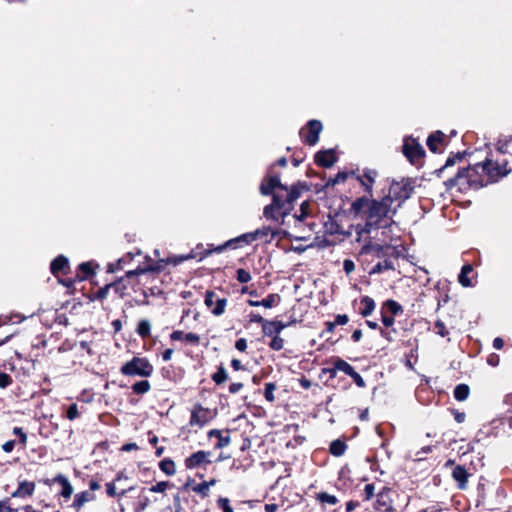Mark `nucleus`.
<instances>
[{
    "instance_id": "obj_23",
    "label": "nucleus",
    "mask_w": 512,
    "mask_h": 512,
    "mask_svg": "<svg viewBox=\"0 0 512 512\" xmlns=\"http://www.w3.org/2000/svg\"><path fill=\"white\" fill-rule=\"evenodd\" d=\"M95 496L90 491H82L75 494L72 507L79 511L87 502L93 501Z\"/></svg>"
},
{
    "instance_id": "obj_43",
    "label": "nucleus",
    "mask_w": 512,
    "mask_h": 512,
    "mask_svg": "<svg viewBox=\"0 0 512 512\" xmlns=\"http://www.w3.org/2000/svg\"><path fill=\"white\" fill-rule=\"evenodd\" d=\"M310 204L308 201H304L301 205H300V211L301 213L299 215H294V218H295V222L297 223H301L309 214L308 212V208H309Z\"/></svg>"
},
{
    "instance_id": "obj_8",
    "label": "nucleus",
    "mask_w": 512,
    "mask_h": 512,
    "mask_svg": "<svg viewBox=\"0 0 512 512\" xmlns=\"http://www.w3.org/2000/svg\"><path fill=\"white\" fill-rule=\"evenodd\" d=\"M254 241H256V239H255V235H254L253 232L244 233V234L240 235L239 237H236L234 239H231V240L227 241L225 245H221V246L216 247L214 250H206L205 252H203L201 254L199 260L201 261L202 259H204L208 255H210L212 253V251L222 252L225 247H228V246L232 247L233 246L234 248H236L237 246L235 244H239V246H242L243 244L247 245V244H250V243H252Z\"/></svg>"
},
{
    "instance_id": "obj_53",
    "label": "nucleus",
    "mask_w": 512,
    "mask_h": 512,
    "mask_svg": "<svg viewBox=\"0 0 512 512\" xmlns=\"http://www.w3.org/2000/svg\"><path fill=\"white\" fill-rule=\"evenodd\" d=\"M157 264H158V262L156 263V266L154 268H152V269H146V268L138 267L135 270L127 271L126 276L129 278V277L134 276V275H140V274H145V273L150 272V271H154L155 269L158 268Z\"/></svg>"
},
{
    "instance_id": "obj_42",
    "label": "nucleus",
    "mask_w": 512,
    "mask_h": 512,
    "mask_svg": "<svg viewBox=\"0 0 512 512\" xmlns=\"http://www.w3.org/2000/svg\"><path fill=\"white\" fill-rule=\"evenodd\" d=\"M385 307L392 315H398L403 312L402 306L394 300H387L385 302Z\"/></svg>"
},
{
    "instance_id": "obj_45",
    "label": "nucleus",
    "mask_w": 512,
    "mask_h": 512,
    "mask_svg": "<svg viewBox=\"0 0 512 512\" xmlns=\"http://www.w3.org/2000/svg\"><path fill=\"white\" fill-rule=\"evenodd\" d=\"M162 472L167 475H173L176 472V466L170 459L162 460Z\"/></svg>"
},
{
    "instance_id": "obj_64",
    "label": "nucleus",
    "mask_w": 512,
    "mask_h": 512,
    "mask_svg": "<svg viewBox=\"0 0 512 512\" xmlns=\"http://www.w3.org/2000/svg\"><path fill=\"white\" fill-rule=\"evenodd\" d=\"M349 321L348 316L346 314H338L335 317L334 323L335 325H345Z\"/></svg>"
},
{
    "instance_id": "obj_37",
    "label": "nucleus",
    "mask_w": 512,
    "mask_h": 512,
    "mask_svg": "<svg viewBox=\"0 0 512 512\" xmlns=\"http://www.w3.org/2000/svg\"><path fill=\"white\" fill-rule=\"evenodd\" d=\"M137 333L140 337L146 338L150 335L151 324L148 320H141L137 326Z\"/></svg>"
},
{
    "instance_id": "obj_32",
    "label": "nucleus",
    "mask_w": 512,
    "mask_h": 512,
    "mask_svg": "<svg viewBox=\"0 0 512 512\" xmlns=\"http://www.w3.org/2000/svg\"><path fill=\"white\" fill-rule=\"evenodd\" d=\"M394 264L392 262V260L390 259H385L383 260L382 262H378L372 269L371 271L369 272L370 275H373V274H380L384 271H387V270H394Z\"/></svg>"
},
{
    "instance_id": "obj_30",
    "label": "nucleus",
    "mask_w": 512,
    "mask_h": 512,
    "mask_svg": "<svg viewBox=\"0 0 512 512\" xmlns=\"http://www.w3.org/2000/svg\"><path fill=\"white\" fill-rule=\"evenodd\" d=\"M94 270L91 266V263L90 262H83L81 263L79 266H78V274H77V278L80 280V281H83V280H86L88 279L89 277H91L92 275H94Z\"/></svg>"
},
{
    "instance_id": "obj_57",
    "label": "nucleus",
    "mask_w": 512,
    "mask_h": 512,
    "mask_svg": "<svg viewBox=\"0 0 512 512\" xmlns=\"http://www.w3.org/2000/svg\"><path fill=\"white\" fill-rule=\"evenodd\" d=\"M365 500L369 501L375 494L374 484H367L364 488Z\"/></svg>"
},
{
    "instance_id": "obj_59",
    "label": "nucleus",
    "mask_w": 512,
    "mask_h": 512,
    "mask_svg": "<svg viewBox=\"0 0 512 512\" xmlns=\"http://www.w3.org/2000/svg\"><path fill=\"white\" fill-rule=\"evenodd\" d=\"M350 377L354 380V382L356 383V385L358 387H364L365 386V381H364L363 377L358 372H356L355 370L350 375Z\"/></svg>"
},
{
    "instance_id": "obj_40",
    "label": "nucleus",
    "mask_w": 512,
    "mask_h": 512,
    "mask_svg": "<svg viewBox=\"0 0 512 512\" xmlns=\"http://www.w3.org/2000/svg\"><path fill=\"white\" fill-rule=\"evenodd\" d=\"M150 389V383L147 380H141L132 385V390L136 394H144Z\"/></svg>"
},
{
    "instance_id": "obj_34",
    "label": "nucleus",
    "mask_w": 512,
    "mask_h": 512,
    "mask_svg": "<svg viewBox=\"0 0 512 512\" xmlns=\"http://www.w3.org/2000/svg\"><path fill=\"white\" fill-rule=\"evenodd\" d=\"M346 449L347 446L345 442L341 441L340 439H336L331 442L329 450L333 456L340 457L345 453Z\"/></svg>"
},
{
    "instance_id": "obj_16",
    "label": "nucleus",
    "mask_w": 512,
    "mask_h": 512,
    "mask_svg": "<svg viewBox=\"0 0 512 512\" xmlns=\"http://www.w3.org/2000/svg\"><path fill=\"white\" fill-rule=\"evenodd\" d=\"M337 161L334 150L320 151L315 155V162L322 167H332Z\"/></svg>"
},
{
    "instance_id": "obj_6",
    "label": "nucleus",
    "mask_w": 512,
    "mask_h": 512,
    "mask_svg": "<svg viewBox=\"0 0 512 512\" xmlns=\"http://www.w3.org/2000/svg\"><path fill=\"white\" fill-rule=\"evenodd\" d=\"M121 372L127 376L148 377L153 372V367L145 358L134 357L121 367Z\"/></svg>"
},
{
    "instance_id": "obj_4",
    "label": "nucleus",
    "mask_w": 512,
    "mask_h": 512,
    "mask_svg": "<svg viewBox=\"0 0 512 512\" xmlns=\"http://www.w3.org/2000/svg\"><path fill=\"white\" fill-rule=\"evenodd\" d=\"M413 191V188L408 180H401L399 182H393L390 187L388 194L385 195L387 199L391 201L393 206L398 210L404 201H406Z\"/></svg>"
},
{
    "instance_id": "obj_35",
    "label": "nucleus",
    "mask_w": 512,
    "mask_h": 512,
    "mask_svg": "<svg viewBox=\"0 0 512 512\" xmlns=\"http://www.w3.org/2000/svg\"><path fill=\"white\" fill-rule=\"evenodd\" d=\"M134 257V254L129 252L122 258L118 259L116 263L109 264L108 270L110 272H116L117 270L123 269L124 265L129 263Z\"/></svg>"
},
{
    "instance_id": "obj_49",
    "label": "nucleus",
    "mask_w": 512,
    "mask_h": 512,
    "mask_svg": "<svg viewBox=\"0 0 512 512\" xmlns=\"http://www.w3.org/2000/svg\"><path fill=\"white\" fill-rule=\"evenodd\" d=\"M275 389H276V386L274 383H266L265 384L264 396L267 401L273 402L275 400V396H274Z\"/></svg>"
},
{
    "instance_id": "obj_19",
    "label": "nucleus",
    "mask_w": 512,
    "mask_h": 512,
    "mask_svg": "<svg viewBox=\"0 0 512 512\" xmlns=\"http://www.w3.org/2000/svg\"><path fill=\"white\" fill-rule=\"evenodd\" d=\"M283 231L284 230H272L270 227L264 226L256 229L253 233L256 240L265 238L267 242H271L275 237L283 236Z\"/></svg>"
},
{
    "instance_id": "obj_17",
    "label": "nucleus",
    "mask_w": 512,
    "mask_h": 512,
    "mask_svg": "<svg viewBox=\"0 0 512 512\" xmlns=\"http://www.w3.org/2000/svg\"><path fill=\"white\" fill-rule=\"evenodd\" d=\"M390 489L384 487L378 494H377V501L375 508L377 510H383L385 512L390 511L392 509V500L389 496Z\"/></svg>"
},
{
    "instance_id": "obj_33",
    "label": "nucleus",
    "mask_w": 512,
    "mask_h": 512,
    "mask_svg": "<svg viewBox=\"0 0 512 512\" xmlns=\"http://www.w3.org/2000/svg\"><path fill=\"white\" fill-rule=\"evenodd\" d=\"M187 486H190L191 490L197 495H199L201 498H206L210 494V489L208 488L206 481L197 484L187 483Z\"/></svg>"
},
{
    "instance_id": "obj_60",
    "label": "nucleus",
    "mask_w": 512,
    "mask_h": 512,
    "mask_svg": "<svg viewBox=\"0 0 512 512\" xmlns=\"http://www.w3.org/2000/svg\"><path fill=\"white\" fill-rule=\"evenodd\" d=\"M347 179V173L339 172L334 179L329 181V184L336 185L338 183L344 182Z\"/></svg>"
},
{
    "instance_id": "obj_54",
    "label": "nucleus",
    "mask_w": 512,
    "mask_h": 512,
    "mask_svg": "<svg viewBox=\"0 0 512 512\" xmlns=\"http://www.w3.org/2000/svg\"><path fill=\"white\" fill-rule=\"evenodd\" d=\"M369 202H370V200H368V199H367V198H365V197H362V198L357 199V200L353 203L352 207H353V209H354L355 211H359V210H361L364 206L368 207V206H369Z\"/></svg>"
},
{
    "instance_id": "obj_47",
    "label": "nucleus",
    "mask_w": 512,
    "mask_h": 512,
    "mask_svg": "<svg viewBox=\"0 0 512 512\" xmlns=\"http://www.w3.org/2000/svg\"><path fill=\"white\" fill-rule=\"evenodd\" d=\"M212 379L216 384H221L228 379V374L223 367H220L218 371L212 376Z\"/></svg>"
},
{
    "instance_id": "obj_44",
    "label": "nucleus",
    "mask_w": 512,
    "mask_h": 512,
    "mask_svg": "<svg viewBox=\"0 0 512 512\" xmlns=\"http://www.w3.org/2000/svg\"><path fill=\"white\" fill-rule=\"evenodd\" d=\"M317 499L322 503H327L330 505H335L338 502L336 496L328 494L326 492L319 493Z\"/></svg>"
},
{
    "instance_id": "obj_14",
    "label": "nucleus",
    "mask_w": 512,
    "mask_h": 512,
    "mask_svg": "<svg viewBox=\"0 0 512 512\" xmlns=\"http://www.w3.org/2000/svg\"><path fill=\"white\" fill-rule=\"evenodd\" d=\"M45 483H58L59 485H61L62 489L59 495L62 496L64 499H69L73 494V487L69 479L64 474L59 473L51 481L47 480Z\"/></svg>"
},
{
    "instance_id": "obj_50",
    "label": "nucleus",
    "mask_w": 512,
    "mask_h": 512,
    "mask_svg": "<svg viewBox=\"0 0 512 512\" xmlns=\"http://www.w3.org/2000/svg\"><path fill=\"white\" fill-rule=\"evenodd\" d=\"M217 505L222 509L223 512H234L233 508L230 506V501L228 498L220 497L217 500Z\"/></svg>"
},
{
    "instance_id": "obj_15",
    "label": "nucleus",
    "mask_w": 512,
    "mask_h": 512,
    "mask_svg": "<svg viewBox=\"0 0 512 512\" xmlns=\"http://www.w3.org/2000/svg\"><path fill=\"white\" fill-rule=\"evenodd\" d=\"M308 132L305 136V142L309 145H315L319 140V134L322 131V124L318 120H310L307 124Z\"/></svg>"
},
{
    "instance_id": "obj_10",
    "label": "nucleus",
    "mask_w": 512,
    "mask_h": 512,
    "mask_svg": "<svg viewBox=\"0 0 512 512\" xmlns=\"http://www.w3.org/2000/svg\"><path fill=\"white\" fill-rule=\"evenodd\" d=\"M403 153L411 163H415L424 155V149L415 139L407 138L404 140Z\"/></svg>"
},
{
    "instance_id": "obj_36",
    "label": "nucleus",
    "mask_w": 512,
    "mask_h": 512,
    "mask_svg": "<svg viewBox=\"0 0 512 512\" xmlns=\"http://www.w3.org/2000/svg\"><path fill=\"white\" fill-rule=\"evenodd\" d=\"M470 388L466 384H459L454 389V398L457 401H464L469 397Z\"/></svg>"
},
{
    "instance_id": "obj_18",
    "label": "nucleus",
    "mask_w": 512,
    "mask_h": 512,
    "mask_svg": "<svg viewBox=\"0 0 512 512\" xmlns=\"http://www.w3.org/2000/svg\"><path fill=\"white\" fill-rule=\"evenodd\" d=\"M69 269V260L64 255L57 256L50 264V271L54 276L59 273L66 274Z\"/></svg>"
},
{
    "instance_id": "obj_13",
    "label": "nucleus",
    "mask_w": 512,
    "mask_h": 512,
    "mask_svg": "<svg viewBox=\"0 0 512 512\" xmlns=\"http://www.w3.org/2000/svg\"><path fill=\"white\" fill-rule=\"evenodd\" d=\"M300 224L301 223L296 222V226H295L296 233L295 234H291L284 230L283 237H286L289 239H294L297 241L307 240L310 236V233L314 230V227L316 226V224L310 223L307 225V227H301Z\"/></svg>"
},
{
    "instance_id": "obj_51",
    "label": "nucleus",
    "mask_w": 512,
    "mask_h": 512,
    "mask_svg": "<svg viewBox=\"0 0 512 512\" xmlns=\"http://www.w3.org/2000/svg\"><path fill=\"white\" fill-rule=\"evenodd\" d=\"M237 280L240 283H248L251 280V275L247 270L240 268L237 270Z\"/></svg>"
},
{
    "instance_id": "obj_25",
    "label": "nucleus",
    "mask_w": 512,
    "mask_h": 512,
    "mask_svg": "<svg viewBox=\"0 0 512 512\" xmlns=\"http://www.w3.org/2000/svg\"><path fill=\"white\" fill-rule=\"evenodd\" d=\"M452 477L458 483L459 489L463 490L466 488L467 480H468V473L463 466H461V465L456 466L452 471Z\"/></svg>"
},
{
    "instance_id": "obj_3",
    "label": "nucleus",
    "mask_w": 512,
    "mask_h": 512,
    "mask_svg": "<svg viewBox=\"0 0 512 512\" xmlns=\"http://www.w3.org/2000/svg\"><path fill=\"white\" fill-rule=\"evenodd\" d=\"M360 255H369L372 254L375 258L378 259H392L398 258L401 254L400 250L396 246H392L389 244H378L369 240L363 247L361 248Z\"/></svg>"
},
{
    "instance_id": "obj_12",
    "label": "nucleus",
    "mask_w": 512,
    "mask_h": 512,
    "mask_svg": "<svg viewBox=\"0 0 512 512\" xmlns=\"http://www.w3.org/2000/svg\"><path fill=\"white\" fill-rule=\"evenodd\" d=\"M275 188H279L283 191L288 190V186L283 185L281 183L279 176H277V175L267 176L264 178V180L260 184V193L262 195H270V194H272V192Z\"/></svg>"
},
{
    "instance_id": "obj_2",
    "label": "nucleus",
    "mask_w": 512,
    "mask_h": 512,
    "mask_svg": "<svg viewBox=\"0 0 512 512\" xmlns=\"http://www.w3.org/2000/svg\"><path fill=\"white\" fill-rule=\"evenodd\" d=\"M511 170L507 169V162L499 164L491 160L477 163L473 167L460 170L450 182L454 185L468 184L474 189L482 188L490 183L498 181L506 176Z\"/></svg>"
},
{
    "instance_id": "obj_62",
    "label": "nucleus",
    "mask_w": 512,
    "mask_h": 512,
    "mask_svg": "<svg viewBox=\"0 0 512 512\" xmlns=\"http://www.w3.org/2000/svg\"><path fill=\"white\" fill-rule=\"evenodd\" d=\"M106 493L109 497L112 498L117 496L115 484L113 482L106 483Z\"/></svg>"
},
{
    "instance_id": "obj_11",
    "label": "nucleus",
    "mask_w": 512,
    "mask_h": 512,
    "mask_svg": "<svg viewBox=\"0 0 512 512\" xmlns=\"http://www.w3.org/2000/svg\"><path fill=\"white\" fill-rule=\"evenodd\" d=\"M212 452L197 451L185 459V466L188 469H194L211 463Z\"/></svg>"
},
{
    "instance_id": "obj_29",
    "label": "nucleus",
    "mask_w": 512,
    "mask_h": 512,
    "mask_svg": "<svg viewBox=\"0 0 512 512\" xmlns=\"http://www.w3.org/2000/svg\"><path fill=\"white\" fill-rule=\"evenodd\" d=\"M444 134L441 131H436L431 134L427 139V146L433 152H438V144L442 143Z\"/></svg>"
},
{
    "instance_id": "obj_63",
    "label": "nucleus",
    "mask_w": 512,
    "mask_h": 512,
    "mask_svg": "<svg viewBox=\"0 0 512 512\" xmlns=\"http://www.w3.org/2000/svg\"><path fill=\"white\" fill-rule=\"evenodd\" d=\"M235 348L240 352H244L247 349V340L245 338L238 339L235 343Z\"/></svg>"
},
{
    "instance_id": "obj_41",
    "label": "nucleus",
    "mask_w": 512,
    "mask_h": 512,
    "mask_svg": "<svg viewBox=\"0 0 512 512\" xmlns=\"http://www.w3.org/2000/svg\"><path fill=\"white\" fill-rule=\"evenodd\" d=\"M512 143V136H504L498 140L497 149L501 153L509 152V145Z\"/></svg>"
},
{
    "instance_id": "obj_7",
    "label": "nucleus",
    "mask_w": 512,
    "mask_h": 512,
    "mask_svg": "<svg viewBox=\"0 0 512 512\" xmlns=\"http://www.w3.org/2000/svg\"><path fill=\"white\" fill-rule=\"evenodd\" d=\"M215 415V411L201 405H195L191 411L189 424L192 427L197 426L198 428H202L208 424Z\"/></svg>"
},
{
    "instance_id": "obj_5",
    "label": "nucleus",
    "mask_w": 512,
    "mask_h": 512,
    "mask_svg": "<svg viewBox=\"0 0 512 512\" xmlns=\"http://www.w3.org/2000/svg\"><path fill=\"white\" fill-rule=\"evenodd\" d=\"M289 214V205L282 204V195L278 193L273 194L272 203L265 206L263 210V215L266 219L280 224H284V219Z\"/></svg>"
},
{
    "instance_id": "obj_28",
    "label": "nucleus",
    "mask_w": 512,
    "mask_h": 512,
    "mask_svg": "<svg viewBox=\"0 0 512 512\" xmlns=\"http://www.w3.org/2000/svg\"><path fill=\"white\" fill-rule=\"evenodd\" d=\"M286 192V197H282V204L289 205V211L293 209V203L296 201L300 196V191L296 186H292L290 189L288 188Z\"/></svg>"
},
{
    "instance_id": "obj_55",
    "label": "nucleus",
    "mask_w": 512,
    "mask_h": 512,
    "mask_svg": "<svg viewBox=\"0 0 512 512\" xmlns=\"http://www.w3.org/2000/svg\"><path fill=\"white\" fill-rule=\"evenodd\" d=\"M435 328L437 329L436 333L441 337H445L448 335V330L445 327V324L441 320H437L435 322Z\"/></svg>"
},
{
    "instance_id": "obj_61",
    "label": "nucleus",
    "mask_w": 512,
    "mask_h": 512,
    "mask_svg": "<svg viewBox=\"0 0 512 512\" xmlns=\"http://www.w3.org/2000/svg\"><path fill=\"white\" fill-rule=\"evenodd\" d=\"M0 512H18V509L12 508L8 504V500L0 501Z\"/></svg>"
},
{
    "instance_id": "obj_27",
    "label": "nucleus",
    "mask_w": 512,
    "mask_h": 512,
    "mask_svg": "<svg viewBox=\"0 0 512 512\" xmlns=\"http://www.w3.org/2000/svg\"><path fill=\"white\" fill-rule=\"evenodd\" d=\"M473 271V267L470 265V264H465L462 269H461V272L458 276V282L463 286V287H472L473 286V282L471 280V278H469V274L472 273Z\"/></svg>"
},
{
    "instance_id": "obj_31",
    "label": "nucleus",
    "mask_w": 512,
    "mask_h": 512,
    "mask_svg": "<svg viewBox=\"0 0 512 512\" xmlns=\"http://www.w3.org/2000/svg\"><path fill=\"white\" fill-rule=\"evenodd\" d=\"M361 305H362V309H361V315L363 317H367L369 315L372 314V312L374 311L375 309V302L374 300L369 297V296H364L362 297L361 301H360Z\"/></svg>"
},
{
    "instance_id": "obj_48",
    "label": "nucleus",
    "mask_w": 512,
    "mask_h": 512,
    "mask_svg": "<svg viewBox=\"0 0 512 512\" xmlns=\"http://www.w3.org/2000/svg\"><path fill=\"white\" fill-rule=\"evenodd\" d=\"M269 346L272 350L280 351L284 347V339L281 338L279 335H275L272 337Z\"/></svg>"
},
{
    "instance_id": "obj_22",
    "label": "nucleus",
    "mask_w": 512,
    "mask_h": 512,
    "mask_svg": "<svg viewBox=\"0 0 512 512\" xmlns=\"http://www.w3.org/2000/svg\"><path fill=\"white\" fill-rule=\"evenodd\" d=\"M199 255L195 250H191L188 254L185 255H174L171 257H167L166 259H162V265H173L177 266L182 262L190 259H194Z\"/></svg>"
},
{
    "instance_id": "obj_1",
    "label": "nucleus",
    "mask_w": 512,
    "mask_h": 512,
    "mask_svg": "<svg viewBox=\"0 0 512 512\" xmlns=\"http://www.w3.org/2000/svg\"><path fill=\"white\" fill-rule=\"evenodd\" d=\"M397 209L389 199L385 196L380 200L372 199L369 206L365 210L366 222L363 226H357V241H360L362 234H371L373 231L382 229V241L390 238L393 226V216L396 214Z\"/></svg>"
},
{
    "instance_id": "obj_21",
    "label": "nucleus",
    "mask_w": 512,
    "mask_h": 512,
    "mask_svg": "<svg viewBox=\"0 0 512 512\" xmlns=\"http://www.w3.org/2000/svg\"><path fill=\"white\" fill-rule=\"evenodd\" d=\"M287 327V324L281 322V321H277V320H274V321H266V323L264 324L262 330H263V333L264 335L266 336H275V335H279V333Z\"/></svg>"
},
{
    "instance_id": "obj_26",
    "label": "nucleus",
    "mask_w": 512,
    "mask_h": 512,
    "mask_svg": "<svg viewBox=\"0 0 512 512\" xmlns=\"http://www.w3.org/2000/svg\"><path fill=\"white\" fill-rule=\"evenodd\" d=\"M354 370L355 369L353 368V366H351L348 362L342 359H337L334 363V367L332 369H329V372L331 377L335 376L336 371H342L346 375L350 376Z\"/></svg>"
},
{
    "instance_id": "obj_46",
    "label": "nucleus",
    "mask_w": 512,
    "mask_h": 512,
    "mask_svg": "<svg viewBox=\"0 0 512 512\" xmlns=\"http://www.w3.org/2000/svg\"><path fill=\"white\" fill-rule=\"evenodd\" d=\"M80 416L79 408L76 403L71 404L66 411V417L70 421L77 419Z\"/></svg>"
},
{
    "instance_id": "obj_9",
    "label": "nucleus",
    "mask_w": 512,
    "mask_h": 512,
    "mask_svg": "<svg viewBox=\"0 0 512 512\" xmlns=\"http://www.w3.org/2000/svg\"><path fill=\"white\" fill-rule=\"evenodd\" d=\"M204 303L214 316H220L225 312L227 299L217 297L214 291L208 290L205 293Z\"/></svg>"
},
{
    "instance_id": "obj_56",
    "label": "nucleus",
    "mask_w": 512,
    "mask_h": 512,
    "mask_svg": "<svg viewBox=\"0 0 512 512\" xmlns=\"http://www.w3.org/2000/svg\"><path fill=\"white\" fill-rule=\"evenodd\" d=\"M13 433L19 437L20 443L26 444V442H27V435H26V433L23 431V429L21 427H14Z\"/></svg>"
},
{
    "instance_id": "obj_52",
    "label": "nucleus",
    "mask_w": 512,
    "mask_h": 512,
    "mask_svg": "<svg viewBox=\"0 0 512 512\" xmlns=\"http://www.w3.org/2000/svg\"><path fill=\"white\" fill-rule=\"evenodd\" d=\"M13 380L7 373L0 372V388H7L12 384Z\"/></svg>"
},
{
    "instance_id": "obj_58",
    "label": "nucleus",
    "mask_w": 512,
    "mask_h": 512,
    "mask_svg": "<svg viewBox=\"0 0 512 512\" xmlns=\"http://www.w3.org/2000/svg\"><path fill=\"white\" fill-rule=\"evenodd\" d=\"M343 269L346 274H350L355 270V264L351 259H345L343 261Z\"/></svg>"
},
{
    "instance_id": "obj_39",
    "label": "nucleus",
    "mask_w": 512,
    "mask_h": 512,
    "mask_svg": "<svg viewBox=\"0 0 512 512\" xmlns=\"http://www.w3.org/2000/svg\"><path fill=\"white\" fill-rule=\"evenodd\" d=\"M120 283H112V284H108V285H105L104 287L100 288L96 294H95V299H98V300H103L107 297L108 295V292L110 289H115L116 291L118 290V286H119Z\"/></svg>"
},
{
    "instance_id": "obj_38",
    "label": "nucleus",
    "mask_w": 512,
    "mask_h": 512,
    "mask_svg": "<svg viewBox=\"0 0 512 512\" xmlns=\"http://www.w3.org/2000/svg\"><path fill=\"white\" fill-rule=\"evenodd\" d=\"M281 300L280 295L278 294H269L266 298L261 300V304L265 308H272L276 306Z\"/></svg>"
},
{
    "instance_id": "obj_24",
    "label": "nucleus",
    "mask_w": 512,
    "mask_h": 512,
    "mask_svg": "<svg viewBox=\"0 0 512 512\" xmlns=\"http://www.w3.org/2000/svg\"><path fill=\"white\" fill-rule=\"evenodd\" d=\"M376 177H377V172L375 170L368 169V170L364 171L362 176H358V180L361 182L362 186L365 188V191L368 193H371Z\"/></svg>"
},
{
    "instance_id": "obj_20",
    "label": "nucleus",
    "mask_w": 512,
    "mask_h": 512,
    "mask_svg": "<svg viewBox=\"0 0 512 512\" xmlns=\"http://www.w3.org/2000/svg\"><path fill=\"white\" fill-rule=\"evenodd\" d=\"M35 490V483L29 481H22L19 483L18 488L12 493L14 498H25L32 496Z\"/></svg>"
}]
</instances>
